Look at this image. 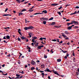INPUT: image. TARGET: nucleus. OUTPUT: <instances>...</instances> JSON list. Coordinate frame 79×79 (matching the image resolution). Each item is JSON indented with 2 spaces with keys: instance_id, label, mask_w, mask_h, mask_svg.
<instances>
[{
  "instance_id": "nucleus-1",
  "label": "nucleus",
  "mask_w": 79,
  "mask_h": 79,
  "mask_svg": "<svg viewBox=\"0 0 79 79\" xmlns=\"http://www.w3.org/2000/svg\"><path fill=\"white\" fill-rule=\"evenodd\" d=\"M32 38H33V39H32V42H34L35 40L37 39V38L35 37H33Z\"/></svg>"
},
{
  "instance_id": "nucleus-2",
  "label": "nucleus",
  "mask_w": 79,
  "mask_h": 79,
  "mask_svg": "<svg viewBox=\"0 0 79 79\" xmlns=\"http://www.w3.org/2000/svg\"><path fill=\"white\" fill-rule=\"evenodd\" d=\"M44 71H45V72H46V71H47V72H50V73H52V71H50V69H49L47 68L46 70H44Z\"/></svg>"
},
{
  "instance_id": "nucleus-3",
  "label": "nucleus",
  "mask_w": 79,
  "mask_h": 79,
  "mask_svg": "<svg viewBox=\"0 0 79 79\" xmlns=\"http://www.w3.org/2000/svg\"><path fill=\"white\" fill-rule=\"evenodd\" d=\"M20 37H21V39H22V40H27V38H26L23 36H20Z\"/></svg>"
},
{
  "instance_id": "nucleus-4",
  "label": "nucleus",
  "mask_w": 79,
  "mask_h": 79,
  "mask_svg": "<svg viewBox=\"0 0 79 79\" xmlns=\"http://www.w3.org/2000/svg\"><path fill=\"white\" fill-rule=\"evenodd\" d=\"M58 5V4L54 3L51 4V6H57Z\"/></svg>"
},
{
  "instance_id": "nucleus-5",
  "label": "nucleus",
  "mask_w": 79,
  "mask_h": 79,
  "mask_svg": "<svg viewBox=\"0 0 79 79\" xmlns=\"http://www.w3.org/2000/svg\"><path fill=\"white\" fill-rule=\"evenodd\" d=\"M42 47H44V46L40 45L37 48L38 49H41V48Z\"/></svg>"
},
{
  "instance_id": "nucleus-6",
  "label": "nucleus",
  "mask_w": 79,
  "mask_h": 79,
  "mask_svg": "<svg viewBox=\"0 0 79 79\" xmlns=\"http://www.w3.org/2000/svg\"><path fill=\"white\" fill-rule=\"evenodd\" d=\"M34 27L32 26H30L29 27H28V29H33Z\"/></svg>"
},
{
  "instance_id": "nucleus-7",
  "label": "nucleus",
  "mask_w": 79,
  "mask_h": 79,
  "mask_svg": "<svg viewBox=\"0 0 79 79\" xmlns=\"http://www.w3.org/2000/svg\"><path fill=\"white\" fill-rule=\"evenodd\" d=\"M54 73V74H57V75L58 76H60V74H58V73L56 71Z\"/></svg>"
},
{
  "instance_id": "nucleus-8",
  "label": "nucleus",
  "mask_w": 79,
  "mask_h": 79,
  "mask_svg": "<svg viewBox=\"0 0 79 79\" xmlns=\"http://www.w3.org/2000/svg\"><path fill=\"white\" fill-rule=\"evenodd\" d=\"M41 68H45V65L44 64H41Z\"/></svg>"
},
{
  "instance_id": "nucleus-9",
  "label": "nucleus",
  "mask_w": 79,
  "mask_h": 79,
  "mask_svg": "<svg viewBox=\"0 0 79 79\" xmlns=\"http://www.w3.org/2000/svg\"><path fill=\"white\" fill-rule=\"evenodd\" d=\"M61 34L62 35V36H63L64 38H65L66 37H67V36H66L65 35L63 34V33H61Z\"/></svg>"
},
{
  "instance_id": "nucleus-10",
  "label": "nucleus",
  "mask_w": 79,
  "mask_h": 79,
  "mask_svg": "<svg viewBox=\"0 0 79 79\" xmlns=\"http://www.w3.org/2000/svg\"><path fill=\"white\" fill-rule=\"evenodd\" d=\"M16 76L18 78V79H19V77H20V75L19 74H16Z\"/></svg>"
},
{
  "instance_id": "nucleus-11",
  "label": "nucleus",
  "mask_w": 79,
  "mask_h": 79,
  "mask_svg": "<svg viewBox=\"0 0 79 79\" xmlns=\"http://www.w3.org/2000/svg\"><path fill=\"white\" fill-rule=\"evenodd\" d=\"M3 16H11V15L8 14H4L2 15Z\"/></svg>"
},
{
  "instance_id": "nucleus-12",
  "label": "nucleus",
  "mask_w": 79,
  "mask_h": 79,
  "mask_svg": "<svg viewBox=\"0 0 79 79\" xmlns=\"http://www.w3.org/2000/svg\"><path fill=\"white\" fill-rule=\"evenodd\" d=\"M42 13H45V14H46V13H47V10H45L43 11L42 12Z\"/></svg>"
},
{
  "instance_id": "nucleus-13",
  "label": "nucleus",
  "mask_w": 79,
  "mask_h": 79,
  "mask_svg": "<svg viewBox=\"0 0 79 79\" xmlns=\"http://www.w3.org/2000/svg\"><path fill=\"white\" fill-rule=\"evenodd\" d=\"M54 27H56V28H58L59 27H61V26H54Z\"/></svg>"
},
{
  "instance_id": "nucleus-14",
  "label": "nucleus",
  "mask_w": 79,
  "mask_h": 79,
  "mask_svg": "<svg viewBox=\"0 0 79 79\" xmlns=\"http://www.w3.org/2000/svg\"><path fill=\"white\" fill-rule=\"evenodd\" d=\"M16 0V2H17L18 3H21V0Z\"/></svg>"
},
{
  "instance_id": "nucleus-15",
  "label": "nucleus",
  "mask_w": 79,
  "mask_h": 79,
  "mask_svg": "<svg viewBox=\"0 0 79 79\" xmlns=\"http://www.w3.org/2000/svg\"><path fill=\"white\" fill-rule=\"evenodd\" d=\"M18 32L19 34H21V32L19 31H21V29H19L18 30Z\"/></svg>"
},
{
  "instance_id": "nucleus-16",
  "label": "nucleus",
  "mask_w": 79,
  "mask_h": 79,
  "mask_svg": "<svg viewBox=\"0 0 79 79\" xmlns=\"http://www.w3.org/2000/svg\"><path fill=\"white\" fill-rule=\"evenodd\" d=\"M31 64H32L34 65V64H35V62L34 61H31Z\"/></svg>"
},
{
  "instance_id": "nucleus-17",
  "label": "nucleus",
  "mask_w": 79,
  "mask_h": 79,
  "mask_svg": "<svg viewBox=\"0 0 79 79\" xmlns=\"http://www.w3.org/2000/svg\"><path fill=\"white\" fill-rule=\"evenodd\" d=\"M19 16H20L21 15H23V14L22 12H20L19 13Z\"/></svg>"
},
{
  "instance_id": "nucleus-18",
  "label": "nucleus",
  "mask_w": 79,
  "mask_h": 79,
  "mask_svg": "<svg viewBox=\"0 0 79 79\" xmlns=\"http://www.w3.org/2000/svg\"><path fill=\"white\" fill-rule=\"evenodd\" d=\"M71 28H72V27H71V26H69L67 27V29L68 30H71Z\"/></svg>"
},
{
  "instance_id": "nucleus-19",
  "label": "nucleus",
  "mask_w": 79,
  "mask_h": 79,
  "mask_svg": "<svg viewBox=\"0 0 79 79\" xmlns=\"http://www.w3.org/2000/svg\"><path fill=\"white\" fill-rule=\"evenodd\" d=\"M55 23H56V22H52L51 23V25H55Z\"/></svg>"
},
{
  "instance_id": "nucleus-20",
  "label": "nucleus",
  "mask_w": 79,
  "mask_h": 79,
  "mask_svg": "<svg viewBox=\"0 0 79 79\" xmlns=\"http://www.w3.org/2000/svg\"><path fill=\"white\" fill-rule=\"evenodd\" d=\"M24 29L25 30H29L28 27H25L24 28Z\"/></svg>"
},
{
  "instance_id": "nucleus-21",
  "label": "nucleus",
  "mask_w": 79,
  "mask_h": 79,
  "mask_svg": "<svg viewBox=\"0 0 79 79\" xmlns=\"http://www.w3.org/2000/svg\"><path fill=\"white\" fill-rule=\"evenodd\" d=\"M41 75H42V77L44 78V76H45V74H44V73H42L41 74Z\"/></svg>"
},
{
  "instance_id": "nucleus-22",
  "label": "nucleus",
  "mask_w": 79,
  "mask_h": 79,
  "mask_svg": "<svg viewBox=\"0 0 79 79\" xmlns=\"http://www.w3.org/2000/svg\"><path fill=\"white\" fill-rule=\"evenodd\" d=\"M57 61H58V62H60L61 61V60L60 59H57Z\"/></svg>"
},
{
  "instance_id": "nucleus-23",
  "label": "nucleus",
  "mask_w": 79,
  "mask_h": 79,
  "mask_svg": "<svg viewBox=\"0 0 79 79\" xmlns=\"http://www.w3.org/2000/svg\"><path fill=\"white\" fill-rule=\"evenodd\" d=\"M43 14L42 13H36L35 14H34V15H39V14Z\"/></svg>"
},
{
  "instance_id": "nucleus-24",
  "label": "nucleus",
  "mask_w": 79,
  "mask_h": 79,
  "mask_svg": "<svg viewBox=\"0 0 79 79\" xmlns=\"http://www.w3.org/2000/svg\"><path fill=\"white\" fill-rule=\"evenodd\" d=\"M40 19L41 21H44V18L42 17V18H40Z\"/></svg>"
},
{
  "instance_id": "nucleus-25",
  "label": "nucleus",
  "mask_w": 79,
  "mask_h": 79,
  "mask_svg": "<svg viewBox=\"0 0 79 79\" xmlns=\"http://www.w3.org/2000/svg\"><path fill=\"white\" fill-rule=\"evenodd\" d=\"M6 38L7 39H10V36L7 35L6 36Z\"/></svg>"
},
{
  "instance_id": "nucleus-26",
  "label": "nucleus",
  "mask_w": 79,
  "mask_h": 79,
  "mask_svg": "<svg viewBox=\"0 0 79 79\" xmlns=\"http://www.w3.org/2000/svg\"><path fill=\"white\" fill-rule=\"evenodd\" d=\"M34 69H35V68L34 67H31V71H32Z\"/></svg>"
},
{
  "instance_id": "nucleus-27",
  "label": "nucleus",
  "mask_w": 79,
  "mask_h": 79,
  "mask_svg": "<svg viewBox=\"0 0 79 79\" xmlns=\"http://www.w3.org/2000/svg\"><path fill=\"white\" fill-rule=\"evenodd\" d=\"M34 11V10H28V11H29V12L30 13H31V12H32V11Z\"/></svg>"
},
{
  "instance_id": "nucleus-28",
  "label": "nucleus",
  "mask_w": 79,
  "mask_h": 79,
  "mask_svg": "<svg viewBox=\"0 0 79 79\" xmlns=\"http://www.w3.org/2000/svg\"><path fill=\"white\" fill-rule=\"evenodd\" d=\"M62 52H63V53H66V52H68V51H64L63 50H61Z\"/></svg>"
},
{
  "instance_id": "nucleus-29",
  "label": "nucleus",
  "mask_w": 79,
  "mask_h": 79,
  "mask_svg": "<svg viewBox=\"0 0 79 79\" xmlns=\"http://www.w3.org/2000/svg\"><path fill=\"white\" fill-rule=\"evenodd\" d=\"M65 33L66 34H69V33H68L67 31H65Z\"/></svg>"
},
{
  "instance_id": "nucleus-30",
  "label": "nucleus",
  "mask_w": 79,
  "mask_h": 79,
  "mask_svg": "<svg viewBox=\"0 0 79 79\" xmlns=\"http://www.w3.org/2000/svg\"><path fill=\"white\" fill-rule=\"evenodd\" d=\"M72 22L73 24H74L75 23H77V22L75 21H72Z\"/></svg>"
},
{
  "instance_id": "nucleus-31",
  "label": "nucleus",
  "mask_w": 79,
  "mask_h": 79,
  "mask_svg": "<svg viewBox=\"0 0 79 79\" xmlns=\"http://www.w3.org/2000/svg\"><path fill=\"white\" fill-rule=\"evenodd\" d=\"M77 24L78 25V22H75V23H74L75 25H77Z\"/></svg>"
},
{
  "instance_id": "nucleus-32",
  "label": "nucleus",
  "mask_w": 79,
  "mask_h": 79,
  "mask_svg": "<svg viewBox=\"0 0 79 79\" xmlns=\"http://www.w3.org/2000/svg\"><path fill=\"white\" fill-rule=\"evenodd\" d=\"M26 11V9H23L21 11V12H23V11Z\"/></svg>"
},
{
  "instance_id": "nucleus-33",
  "label": "nucleus",
  "mask_w": 79,
  "mask_h": 79,
  "mask_svg": "<svg viewBox=\"0 0 79 79\" xmlns=\"http://www.w3.org/2000/svg\"><path fill=\"white\" fill-rule=\"evenodd\" d=\"M57 13H58V14H59V15H60V16L61 15V12H58Z\"/></svg>"
},
{
  "instance_id": "nucleus-34",
  "label": "nucleus",
  "mask_w": 79,
  "mask_h": 79,
  "mask_svg": "<svg viewBox=\"0 0 79 79\" xmlns=\"http://www.w3.org/2000/svg\"><path fill=\"white\" fill-rule=\"evenodd\" d=\"M48 19L47 18H44V21H47Z\"/></svg>"
},
{
  "instance_id": "nucleus-35",
  "label": "nucleus",
  "mask_w": 79,
  "mask_h": 79,
  "mask_svg": "<svg viewBox=\"0 0 79 79\" xmlns=\"http://www.w3.org/2000/svg\"><path fill=\"white\" fill-rule=\"evenodd\" d=\"M46 23H47V22L45 21H43V23L44 24H46Z\"/></svg>"
},
{
  "instance_id": "nucleus-36",
  "label": "nucleus",
  "mask_w": 79,
  "mask_h": 79,
  "mask_svg": "<svg viewBox=\"0 0 79 79\" xmlns=\"http://www.w3.org/2000/svg\"><path fill=\"white\" fill-rule=\"evenodd\" d=\"M52 41H53V42H56V40H52Z\"/></svg>"
},
{
  "instance_id": "nucleus-37",
  "label": "nucleus",
  "mask_w": 79,
  "mask_h": 79,
  "mask_svg": "<svg viewBox=\"0 0 79 79\" xmlns=\"http://www.w3.org/2000/svg\"><path fill=\"white\" fill-rule=\"evenodd\" d=\"M17 39H18V41H21V40L20 39H19V38H17Z\"/></svg>"
},
{
  "instance_id": "nucleus-38",
  "label": "nucleus",
  "mask_w": 79,
  "mask_h": 79,
  "mask_svg": "<svg viewBox=\"0 0 79 79\" xmlns=\"http://www.w3.org/2000/svg\"><path fill=\"white\" fill-rule=\"evenodd\" d=\"M38 44H39V43H37V44H35V46H36V47H37V46H38L39 45H38Z\"/></svg>"
},
{
  "instance_id": "nucleus-39",
  "label": "nucleus",
  "mask_w": 79,
  "mask_h": 79,
  "mask_svg": "<svg viewBox=\"0 0 79 79\" xmlns=\"http://www.w3.org/2000/svg\"><path fill=\"white\" fill-rule=\"evenodd\" d=\"M69 24H71V23H67V25H68V26H69Z\"/></svg>"
},
{
  "instance_id": "nucleus-40",
  "label": "nucleus",
  "mask_w": 79,
  "mask_h": 79,
  "mask_svg": "<svg viewBox=\"0 0 79 79\" xmlns=\"http://www.w3.org/2000/svg\"><path fill=\"white\" fill-rule=\"evenodd\" d=\"M52 19H53V18L51 17V18H50L49 20H52Z\"/></svg>"
},
{
  "instance_id": "nucleus-41",
  "label": "nucleus",
  "mask_w": 79,
  "mask_h": 79,
  "mask_svg": "<svg viewBox=\"0 0 79 79\" xmlns=\"http://www.w3.org/2000/svg\"><path fill=\"white\" fill-rule=\"evenodd\" d=\"M75 28H76V29H78V28H79V27L75 26Z\"/></svg>"
},
{
  "instance_id": "nucleus-42",
  "label": "nucleus",
  "mask_w": 79,
  "mask_h": 79,
  "mask_svg": "<svg viewBox=\"0 0 79 79\" xmlns=\"http://www.w3.org/2000/svg\"><path fill=\"white\" fill-rule=\"evenodd\" d=\"M40 40H43V38L41 37L40 39Z\"/></svg>"
},
{
  "instance_id": "nucleus-43",
  "label": "nucleus",
  "mask_w": 79,
  "mask_h": 79,
  "mask_svg": "<svg viewBox=\"0 0 79 79\" xmlns=\"http://www.w3.org/2000/svg\"><path fill=\"white\" fill-rule=\"evenodd\" d=\"M44 57L45 58H47V56H45V55H44Z\"/></svg>"
},
{
  "instance_id": "nucleus-44",
  "label": "nucleus",
  "mask_w": 79,
  "mask_h": 79,
  "mask_svg": "<svg viewBox=\"0 0 79 79\" xmlns=\"http://www.w3.org/2000/svg\"><path fill=\"white\" fill-rule=\"evenodd\" d=\"M67 56H68V55L64 57V58L66 59L67 58Z\"/></svg>"
},
{
  "instance_id": "nucleus-45",
  "label": "nucleus",
  "mask_w": 79,
  "mask_h": 79,
  "mask_svg": "<svg viewBox=\"0 0 79 79\" xmlns=\"http://www.w3.org/2000/svg\"><path fill=\"white\" fill-rule=\"evenodd\" d=\"M21 74H24V71H23L22 72H20Z\"/></svg>"
},
{
  "instance_id": "nucleus-46",
  "label": "nucleus",
  "mask_w": 79,
  "mask_h": 79,
  "mask_svg": "<svg viewBox=\"0 0 79 79\" xmlns=\"http://www.w3.org/2000/svg\"><path fill=\"white\" fill-rule=\"evenodd\" d=\"M61 8H62V6H60V7L58 8L59 10H60Z\"/></svg>"
},
{
  "instance_id": "nucleus-47",
  "label": "nucleus",
  "mask_w": 79,
  "mask_h": 79,
  "mask_svg": "<svg viewBox=\"0 0 79 79\" xmlns=\"http://www.w3.org/2000/svg\"><path fill=\"white\" fill-rule=\"evenodd\" d=\"M28 35H29V37H30V38H31V35L30 34H29V33H28Z\"/></svg>"
},
{
  "instance_id": "nucleus-48",
  "label": "nucleus",
  "mask_w": 79,
  "mask_h": 79,
  "mask_svg": "<svg viewBox=\"0 0 79 79\" xmlns=\"http://www.w3.org/2000/svg\"><path fill=\"white\" fill-rule=\"evenodd\" d=\"M7 10H8V9L7 8L6 9V10L5 11V12H6Z\"/></svg>"
},
{
  "instance_id": "nucleus-49",
  "label": "nucleus",
  "mask_w": 79,
  "mask_h": 79,
  "mask_svg": "<svg viewBox=\"0 0 79 79\" xmlns=\"http://www.w3.org/2000/svg\"><path fill=\"white\" fill-rule=\"evenodd\" d=\"M25 23H27L28 21L27 20H26V19H25Z\"/></svg>"
},
{
  "instance_id": "nucleus-50",
  "label": "nucleus",
  "mask_w": 79,
  "mask_h": 79,
  "mask_svg": "<svg viewBox=\"0 0 79 79\" xmlns=\"http://www.w3.org/2000/svg\"><path fill=\"white\" fill-rule=\"evenodd\" d=\"M52 51H53V49H51V52H52V53H53V52Z\"/></svg>"
},
{
  "instance_id": "nucleus-51",
  "label": "nucleus",
  "mask_w": 79,
  "mask_h": 79,
  "mask_svg": "<svg viewBox=\"0 0 79 79\" xmlns=\"http://www.w3.org/2000/svg\"><path fill=\"white\" fill-rule=\"evenodd\" d=\"M9 29L10 28V27H5V28H4V29Z\"/></svg>"
},
{
  "instance_id": "nucleus-52",
  "label": "nucleus",
  "mask_w": 79,
  "mask_h": 79,
  "mask_svg": "<svg viewBox=\"0 0 79 79\" xmlns=\"http://www.w3.org/2000/svg\"><path fill=\"white\" fill-rule=\"evenodd\" d=\"M76 8H77V9H78V8H79V7L78 6H77L75 7Z\"/></svg>"
},
{
  "instance_id": "nucleus-53",
  "label": "nucleus",
  "mask_w": 79,
  "mask_h": 79,
  "mask_svg": "<svg viewBox=\"0 0 79 79\" xmlns=\"http://www.w3.org/2000/svg\"><path fill=\"white\" fill-rule=\"evenodd\" d=\"M63 43V41H61L59 43V44H62Z\"/></svg>"
},
{
  "instance_id": "nucleus-54",
  "label": "nucleus",
  "mask_w": 79,
  "mask_h": 79,
  "mask_svg": "<svg viewBox=\"0 0 79 79\" xmlns=\"http://www.w3.org/2000/svg\"><path fill=\"white\" fill-rule=\"evenodd\" d=\"M57 42H60V41L59 40V39H57Z\"/></svg>"
},
{
  "instance_id": "nucleus-55",
  "label": "nucleus",
  "mask_w": 79,
  "mask_h": 79,
  "mask_svg": "<svg viewBox=\"0 0 79 79\" xmlns=\"http://www.w3.org/2000/svg\"><path fill=\"white\" fill-rule=\"evenodd\" d=\"M77 13V11H75L74 13V15L75 14H76V13Z\"/></svg>"
},
{
  "instance_id": "nucleus-56",
  "label": "nucleus",
  "mask_w": 79,
  "mask_h": 79,
  "mask_svg": "<svg viewBox=\"0 0 79 79\" xmlns=\"http://www.w3.org/2000/svg\"><path fill=\"white\" fill-rule=\"evenodd\" d=\"M70 15H74V13H72Z\"/></svg>"
},
{
  "instance_id": "nucleus-57",
  "label": "nucleus",
  "mask_w": 79,
  "mask_h": 79,
  "mask_svg": "<svg viewBox=\"0 0 79 79\" xmlns=\"http://www.w3.org/2000/svg\"><path fill=\"white\" fill-rule=\"evenodd\" d=\"M70 5H71L69 4V5H65V6H70Z\"/></svg>"
},
{
  "instance_id": "nucleus-58",
  "label": "nucleus",
  "mask_w": 79,
  "mask_h": 79,
  "mask_svg": "<svg viewBox=\"0 0 79 79\" xmlns=\"http://www.w3.org/2000/svg\"><path fill=\"white\" fill-rule=\"evenodd\" d=\"M74 26V25H72L71 27H73Z\"/></svg>"
},
{
  "instance_id": "nucleus-59",
  "label": "nucleus",
  "mask_w": 79,
  "mask_h": 79,
  "mask_svg": "<svg viewBox=\"0 0 79 79\" xmlns=\"http://www.w3.org/2000/svg\"><path fill=\"white\" fill-rule=\"evenodd\" d=\"M73 56H75V54L74 53V52H73Z\"/></svg>"
},
{
  "instance_id": "nucleus-60",
  "label": "nucleus",
  "mask_w": 79,
  "mask_h": 79,
  "mask_svg": "<svg viewBox=\"0 0 79 79\" xmlns=\"http://www.w3.org/2000/svg\"><path fill=\"white\" fill-rule=\"evenodd\" d=\"M44 71H40V72L41 73H43V72H44Z\"/></svg>"
},
{
  "instance_id": "nucleus-61",
  "label": "nucleus",
  "mask_w": 79,
  "mask_h": 79,
  "mask_svg": "<svg viewBox=\"0 0 79 79\" xmlns=\"http://www.w3.org/2000/svg\"><path fill=\"white\" fill-rule=\"evenodd\" d=\"M3 39H6V38L5 37V36H4V37H3Z\"/></svg>"
},
{
  "instance_id": "nucleus-62",
  "label": "nucleus",
  "mask_w": 79,
  "mask_h": 79,
  "mask_svg": "<svg viewBox=\"0 0 79 79\" xmlns=\"http://www.w3.org/2000/svg\"><path fill=\"white\" fill-rule=\"evenodd\" d=\"M48 79H51L50 78V76H48Z\"/></svg>"
},
{
  "instance_id": "nucleus-63",
  "label": "nucleus",
  "mask_w": 79,
  "mask_h": 79,
  "mask_svg": "<svg viewBox=\"0 0 79 79\" xmlns=\"http://www.w3.org/2000/svg\"><path fill=\"white\" fill-rule=\"evenodd\" d=\"M2 67H4L5 66V64H3L2 65Z\"/></svg>"
},
{
  "instance_id": "nucleus-64",
  "label": "nucleus",
  "mask_w": 79,
  "mask_h": 79,
  "mask_svg": "<svg viewBox=\"0 0 79 79\" xmlns=\"http://www.w3.org/2000/svg\"><path fill=\"white\" fill-rule=\"evenodd\" d=\"M77 70L78 71V72L79 73V68H78Z\"/></svg>"
}]
</instances>
